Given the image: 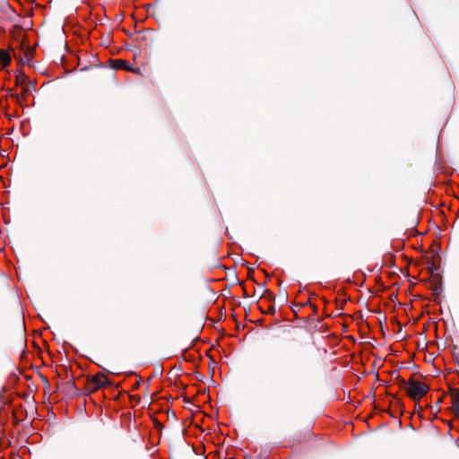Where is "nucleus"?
I'll return each mask as SVG.
<instances>
[{
  "mask_svg": "<svg viewBox=\"0 0 459 459\" xmlns=\"http://www.w3.org/2000/svg\"><path fill=\"white\" fill-rule=\"evenodd\" d=\"M316 324H317V330H318L319 328L321 329L322 327H324V326H325V325H324V324H322L321 322H319V320H318V319H317V321H316Z\"/></svg>",
  "mask_w": 459,
  "mask_h": 459,
  "instance_id": "obj_11",
  "label": "nucleus"
},
{
  "mask_svg": "<svg viewBox=\"0 0 459 459\" xmlns=\"http://www.w3.org/2000/svg\"><path fill=\"white\" fill-rule=\"evenodd\" d=\"M454 411L455 414L459 412V398L454 401Z\"/></svg>",
  "mask_w": 459,
  "mask_h": 459,
  "instance_id": "obj_8",
  "label": "nucleus"
},
{
  "mask_svg": "<svg viewBox=\"0 0 459 459\" xmlns=\"http://www.w3.org/2000/svg\"><path fill=\"white\" fill-rule=\"evenodd\" d=\"M93 382L96 383L97 387L103 386L105 385V382H106V377L103 375H96L93 377Z\"/></svg>",
  "mask_w": 459,
  "mask_h": 459,
  "instance_id": "obj_6",
  "label": "nucleus"
},
{
  "mask_svg": "<svg viewBox=\"0 0 459 459\" xmlns=\"http://www.w3.org/2000/svg\"><path fill=\"white\" fill-rule=\"evenodd\" d=\"M13 36L14 39H18L20 36L22 37L21 42H20V48L22 51L24 52V57L27 62L30 61L33 56V49L30 47L29 44L25 42L22 29L20 27H15L13 31Z\"/></svg>",
  "mask_w": 459,
  "mask_h": 459,
  "instance_id": "obj_2",
  "label": "nucleus"
},
{
  "mask_svg": "<svg viewBox=\"0 0 459 459\" xmlns=\"http://www.w3.org/2000/svg\"><path fill=\"white\" fill-rule=\"evenodd\" d=\"M308 301H309V304H310V305H309L310 308L312 309L313 313H315V312H316V306H315V305H312V303H311V299H309V300H308Z\"/></svg>",
  "mask_w": 459,
  "mask_h": 459,
  "instance_id": "obj_10",
  "label": "nucleus"
},
{
  "mask_svg": "<svg viewBox=\"0 0 459 459\" xmlns=\"http://www.w3.org/2000/svg\"><path fill=\"white\" fill-rule=\"evenodd\" d=\"M112 67L115 69H122L126 71H130L134 74L140 73V68H134L127 61L123 59H116L112 61Z\"/></svg>",
  "mask_w": 459,
  "mask_h": 459,
  "instance_id": "obj_4",
  "label": "nucleus"
},
{
  "mask_svg": "<svg viewBox=\"0 0 459 459\" xmlns=\"http://www.w3.org/2000/svg\"><path fill=\"white\" fill-rule=\"evenodd\" d=\"M408 395L413 400L420 399L429 391V386L420 381L410 379L406 384Z\"/></svg>",
  "mask_w": 459,
  "mask_h": 459,
  "instance_id": "obj_1",
  "label": "nucleus"
},
{
  "mask_svg": "<svg viewBox=\"0 0 459 459\" xmlns=\"http://www.w3.org/2000/svg\"><path fill=\"white\" fill-rule=\"evenodd\" d=\"M323 351L325 353L327 352L325 345L317 342V352Z\"/></svg>",
  "mask_w": 459,
  "mask_h": 459,
  "instance_id": "obj_9",
  "label": "nucleus"
},
{
  "mask_svg": "<svg viewBox=\"0 0 459 459\" xmlns=\"http://www.w3.org/2000/svg\"><path fill=\"white\" fill-rule=\"evenodd\" d=\"M15 82L17 86H23L29 84V77L23 71H17L15 75Z\"/></svg>",
  "mask_w": 459,
  "mask_h": 459,
  "instance_id": "obj_5",
  "label": "nucleus"
},
{
  "mask_svg": "<svg viewBox=\"0 0 459 459\" xmlns=\"http://www.w3.org/2000/svg\"><path fill=\"white\" fill-rule=\"evenodd\" d=\"M21 87V98H25V96L27 95L28 91H29V84H26V85H23V86H20Z\"/></svg>",
  "mask_w": 459,
  "mask_h": 459,
  "instance_id": "obj_7",
  "label": "nucleus"
},
{
  "mask_svg": "<svg viewBox=\"0 0 459 459\" xmlns=\"http://www.w3.org/2000/svg\"><path fill=\"white\" fill-rule=\"evenodd\" d=\"M14 55L15 51L13 48H9L8 49H0V65L3 68H5L10 65Z\"/></svg>",
  "mask_w": 459,
  "mask_h": 459,
  "instance_id": "obj_3",
  "label": "nucleus"
},
{
  "mask_svg": "<svg viewBox=\"0 0 459 459\" xmlns=\"http://www.w3.org/2000/svg\"><path fill=\"white\" fill-rule=\"evenodd\" d=\"M457 364H458V366H459V359H457Z\"/></svg>",
  "mask_w": 459,
  "mask_h": 459,
  "instance_id": "obj_12",
  "label": "nucleus"
}]
</instances>
